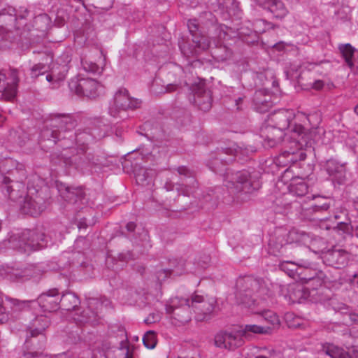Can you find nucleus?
<instances>
[{
  "label": "nucleus",
  "mask_w": 358,
  "mask_h": 358,
  "mask_svg": "<svg viewBox=\"0 0 358 358\" xmlns=\"http://www.w3.org/2000/svg\"><path fill=\"white\" fill-rule=\"evenodd\" d=\"M234 296L237 304L250 309L255 314L262 315L269 324L267 327H271V330L279 327L280 320L275 313L269 310H257L271 297L269 289L262 281L251 277L239 278L236 282Z\"/></svg>",
  "instance_id": "nucleus-1"
},
{
  "label": "nucleus",
  "mask_w": 358,
  "mask_h": 358,
  "mask_svg": "<svg viewBox=\"0 0 358 358\" xmlns=\"http://www.w3.org/2000/svg\"><path fill=\"white\" fill-rule=\"evenodd\" d=\"M265 135L264 143L269 148L277 145L282 142L283 137H286L284 141L283 150L275 159L278 166L289 167L292 164L305 159L306 148H303L299 139L290 138L287 133L269 123L265 129Z\"/></svg>",
  "instance_id": "nucleus-2"
},
{
  "label": "nucleus",
  "mask_w": 358,
  "mask_h": 358,
  "mask_svg": "<svg viewBox=\"0 0 358 358\" xmlns=\"http://www.w3.org/2000/svg\"><path fill=\"white\" fill-rule=\"evenodd\" d=\"M215 303V299L213 298L203 297L198 294L193 295L190 300L176 297L171 299L169 305L166 306V311L167 314H173L176 320L185 323L190 320L189 316L185 317L180 315L178 313H174L178 306L185 304L189 308H192L196 315L195 317L196 320L203 321L210 317L214 310Z\"/></svg>",
  "instance_id": "nucleus-3"
},
{
  "label": "nucleus",
  "mask_w": 358,
  "mask_h": 358,
  "mask_svg": "<svg viewBox=\"0 0 358 358\" xmlns=\"http://www.w3.org/2000/svg\"><path fill=\"white\" fill-rule=\"evenodd\" d=\"M294 113L292 110H281L269 115L268 122L273 126L285 131L289 135L290 138L299 139L306 144L311 140H315L317 133V129L306 131L301 124L292 123Z\"/></svg>",
  "instance_id": "nucleus-4"
},
{
  "label": "nucleus",
  "mask_w": 358,
  "mask_h": 358,
  "mask_svg": "<svg viewBox=\"0 0 358 358\" xmlns=\"http://www.w3.org/2000/svg\"><path fill=\"white\" fill-rule=\"evenodd\" d=\"M43 234L36 230H24L8 239L10 247L22 252L30 253L42 247Z\"/></svg>",
  "instance_id": "nucleus-5"
},
{
  "label": "nucleus",
  "mask_w": 358,
  "mask_h": 358,
  "mask_svg": "<svg viewBox=\"0 0 358 358\" xmlns=\"http://www.w3.org/2000/svg\"><path fill=\"white\" fill-rule=\"evenodd\" d=\"M277 187L285 193L287 189L291 194L298 196H304L308 192V185L305 180L300 177H292L290 171L287 169L281 179L276 183Z\"/></svg>",
  "instance_id": "nucleus-6"
},
{
  "label": "nucleus",
  "mask_w": 358,
  "mask_h": 358,
  "mask_svg": "<svg viewBox=\"0 0 358 358\" xmlns=\"http://www.w3.org/2000/svg\"><path fill=\"white\" fill-rule=\"evenodd\" d=\"M140 105L139 100L133 99L127 90L122 89L118 90L114 96L113 102L110 107V113L113 116H116L120 111L135 109Z\"/></svg>",
  "instance_id": "nucleus-7"
},
{
  "label": "nucleus",
  "mask_w": 358,
  "mask_h": 358,
  "mask_svg": "<svg viewBox=\"0 0 358 358\" xmlns=\"http://www.w3.org/2000/svg\"><path fill=\"white\" fill-rule=\"evenodd\" d=\"M70 88L78 95H84L90 98H94L99 95L101 85L92 78H82L72 80L69 84Z\"/></svg>",
  "instance_id": "nucleus-8"
},
{
  "label": "nucleus",
  "mask_w": 358,
  "mask_h": 358,
  "mask_svg": "<svg viewBox=\"0 0 358 358\" xmlns=\"http://www.w3.org/2000/svg\"><path fill=\"white\" fill-rule=\"evenodd\" d=\"M225 186L231 190L232 193L240 192H249L250 185L248 182V173L243 172H228L224 178Z\"/></svg>",
  "instance_id": "nucleus-9"
},
{
  "label": "nucleus",
  "mask_w": 358,
  "mask_h": 358,
  "mask_svg": "<svg viewBox=\"0 0 358 358\" xmlns=\"http://www.w3.org/2000/svg\"><path fill=\"white\" fill-rule=\"evenodd\" d=\"M57 187L60 196L69 204L77 205L78 208L83 204L85 199V194L83 189L80 187L69 186L62 182H58Z\"/></svg>",
  "instance_id": "nucleus-10"
},
{
  "label": "nucleus",
  "mask_w": 358,
  "mask_h": 358,
  "mask_svg": "<svg viewBox=\"0 0 358 358\" xmlns=\"http://www.w3.org/2000/svg\"><path fill=\"white\" fill-rule=\"evenodd\" d=\"M209 45L208 38L203 35L193 34L192 44L185 41L180 43L181 51L186 57L196 55L200 52L208 49Z\"/></svg>",
  "instance_id": "nucleus-11"
},
{
  "label": "nucleus",
  "mask_w": 358,
  "mask_h": 358,
  "mask_svg": "<svg viewBox=\"0 0 358 358\" xmlns=\"http://www.w3.org/2000/svg\"><path fill=\"white\" fill-rule=\"evenodd\" d=\"M214 343L217 348L227 350H234L241 346L243 341L240 333L220 332L214 338Z\"/></svg>",
  "instance_id": "nucleus-12"
},
{
  "label": "nucleus",
  "mask_w": 358,
  "mask_h": 358,
  "mask_svg": "<svg viewBox=\"0 0 358 358\" xmlns=\"http://www.w3.org/2000/svg\"><path fill=\"white\" fill-rule=\"evenodd\" d=\"M18 73L16 69H11L9 73L10 81L6 82V75L0 72V92H3V96L6 100L13 99L17 92L18 82Z\"/></svg>",
  "instance_id": "nucleus-13"
},
{
  "label": "nucleus",
  "mask_w": 358,
  "mask_h": 358,
  "mask_svg": "<svg viewBox=\"0 0 358 358\" xmlns=\"http://www.w3.org/2000/svg\"><path fill=\"white\" fill-rule=\"evenodd\" d=\"M194 102L201 110L208 111L212 105L210 92L206 90L203 83L193 86Z\"/></svg>",
  "instance_id": "nucleus-14"
},
{
  "label": "nucleus",
  "mask_w": 358,
  "mask_h": 358,
  "mask_svg": "<svg viewBox=\"0 0 358 358\" xmlns=\"http://www.w3.org/2000/svg\"><path fill=\"white\" fill-rule=\"evenodd\" d=\"M0 274L10 281L24 282L36 275V272L32 266L20 268H7L0 271Z\"/></svg>",
  "instance_id": "nucleus-15"
},
{
  "label": "nucleus",
  "mask_w": 358,
  "mask_h": 358,
  "mask_svg": "<svg viewBox=\"0 0 358 358\" xmlns=\"http://www.w3.org/2000/svg\"><path fill=\"white\" fill-rule=\"evenodd\" d=\"M45 208L44 202L42 198L36 195L34 197L28 196L24 199V203L22 206V210L25 214H29L31 216H38Z\"/></svg>",
  "instance_id": "nucleus-16"
},
{
  "label": "nucleus",
  "mask_w": 358,
  "mask_h": 358,
  "mask_svg": "<svg viewBox=\"0 0 358 358\" xmlns=\"http://www.w3.org/2000/svg\"><path fill=\"white\" fill-rule=\"evenodd\" d=\"M38 300V304L44 311H52L57 307L59 301H60L59 292L56 289H50L46 293L40 295Z\"/></svg>",
  "instance_id": "nucleus-17"
},
{
  "label": "nucleus",
  "mask_w": 358,
  "mask_h": 358,
  "mask_svg": "<svg viewBox=\"0 0 358 358\" xmlns=\"http://www.w3.org/2000/svg\"><path fill=\"white\" fill-rule=\"evenodd\" d=\"M288 238L291 242L299 243L308 247L315 252H317L320 250L315 246L313 240L305 232L290 231L288 234Z\"/></svg>",
  "instance_id": "nucleus-18"
},
{
  "label": "nucleus",
  "mask_w": 358,
  "mask_h": 358,
  "mask_svg": "<svg viewBox=\"0 0 358 358\" xmlns=\"http://www.w3.org/2000/svg\"><path fill=\"white\" fill-rule=\"evenodd\" d=\"M50 324L49 320L43 315H38L32 320L29 326V331L31 336L43 334Z\"/></svg>",
  "instance_id": "nucleus-19"
},
{
  "label": "nucleus",
  "mask_w": 358,
  "mask_h": 358,
  "mask_svg": "<svg viewBox=\"0 0 358 358\" xmlns=\"http://www.w3.org/2000/svg\"><path fill=\"white\" fill-rule=\"evenodd\" d=\"M66 72L65 65L53 67L50 73L46 76V80L52 84L53 87H57L64 80Z\"/></svg>",
  "instance_id": "nucleus-20"
},
{
  "label": "nucleus",
  "mask_w": 358,
  "mask_h": 358,
  "mask_svg": "<svg viewBox=\"0 0 358 358\" xmlns=\"http://www.w3.org/2000/svg\"><path fill=\"white\" fill-rule=\"evenodd\" d=\"M27 303V301H20L15 299H7L4 301L3 295L0 294V315L4 313L8 308L14 311H20L26 307Z\"/></svg>",
  "instance_id": "nucleus-21"
},
{
  "label": "nucleus",
  "mask_w": 358,
  "mask_h": 358,
  "mask_svg": "<svg viewBox=\"0 0 358 358\" xmlns=\"http://www.w3.org/2000/svg\"><path fill=\"white\" fill-rule=\"evenodd\" d=\"M310 296V288L301 285H293L289 288V297L293 302H299Z\"/></svg>",
  "instance_id": "nucleus-22"
},
{
  "label": "nucleus",
  "mask_w": 358,
  "mask_h": 358,
  "mask_svg": "<svg viewBox=\"0 0 358 358\" xmlns=\"http://www.w3.org/2000/svg\"><path fill=\"white\" fill-rule=\"evenodd\" d=\"M50 126L53 129L52 131V136L57 138V129H55L62 130L69 129L73 126V123L71 122V118L68 116H56L50 120Z\"/></svg>",
  "instance_id": "nucleus-23"
},
{
  "label": "nucleus",
  "mask_w": 358,
  "mask_h": 358,
  "mask_svg": "<svg viewBox=\"0 0 358 358\" xmlns=\"http://www.w3.org/2000/svg\"><path fill=\"white\" fill-rule=\"evenodd\" d=\"M327 170L339 183L343 182L345 177V166L343 164H339L336 161L330 159L327 162Z\"/></svg>",
  "instance_id": "nucleus-24"
},
{
  "label": "nucleus",
  "mask_w": 358,
  "mask_h": 358,
  "mask_svg": "<svg viewBox=\"0 0 358 358\" xmlns=\"http://www.w3.org/2000/svg\"><path fill=\"white\" fill-rule=\"evenodd\" d=\"M322 352L331 358H353L352 350L345 351L343 348L332 344H327L322 347Z\"/></svg>",
  "instance_id": "nucleus-25"
},
{
  "label": "nucleus",
  "mask_w": 358,
  "mask_h": 358,
  "mask_svg": "<svg viewBox=\"0 0 358 358\" xmlns=\"http://www.w3.org/2000/svg\"><path fill=\"white\" fill-rule=\"evenodd\" d=\"M256 109L259 113H265L271 106L270 96L265 95L264 91H258L255 95Z\"/></svg>",
  "instance_id": "nucleus-26"
},
{
  "label": "nucleus",
  "mask_w": 358,
  "mask_h": 358,
  "mask_svg": "<svg viewBox=\"0 0 358 358\" xmlns=\"http://www.w3.org/2000/svg\"><path fill=\"white\" fill-rule=\"evenodd\" d=\"M265 7L277 18H282L287 13L286 7L280 0H270Z\"/></svg>",
  "instance_id": "nucleus-27"
},
{
  "label": "nucleus",
  "mask_w": 358,
  "mask_h": 358,
  "mask_svg": "<svg viewBox=\"0 0 358 358\" xmlns=\"http://www.w3.org/2000/svg\"><path fill=\"white\" fill-rule=\"evenodd\" d=\"M271 332V327H265L257 324H247L240 332L241 336H249L251 334H268Z\"/></svg>",
  "instance_id": "nucleus-28"
},
{
  "label": "nucleus",
  "mask_w": 358,
  "mask_h": 358,
  "mask_svg": "<svg viewBox=\"0 0 358 358\" xmlns=\"http://www.w3.org/2000/svg\"><path fill=\"white\" fill-rule=\"evenodd\" d=\"M136 182L141 185H145L152 181L154 176V172L151 169L139 168L135 171Z\"/></svg>",
  "instance_id": "nucleus-29"
},
{
  "label": "nucleus",
  "mask_w": 358,
  "mask_h": 358,
  "mask_svg": "<svg viewBox=\"0 0 358 358\" xmlns=\"http://www.w3.org/2000/svg\"><path fill=\"white\" fill-rule=\"evenodd\" d=\"M62 303V307L67 311L74 310L79 303L78 297L72 294L63 296L60 299Z\"/></svg>",
  "instance_id": "nucleus-30"
},
{
  "label": "nucleus",
  "mask_w": 358,
  "mask_h": 358,
  "mask_svg": "<svg viewBox=\"0 0 358 358\" xmlns=\"http://www.w3.org/2000/svg\"><path fill=\"white\" fill-rule=\"evenodd\" d=\"M50 24V19L46 14L40 15L34 18V27L41 31H45Z\"/></svg>",
  "instance_id": "nucleus-31"
},
{
  "label": "nucleus",
  "mask_w": 358,
  "mask_h": 358,
  "mask_svg": "<svg viewBox=\"0 0 358 358\" xmlns=\"http://www.w3.org/2000/svg\"><path fill=\"white\" fill-rule=\"evenodd\" d=\"M218 6L225 10L229 15L235 14L238 8V3L236 0H217Z\"/></svg>",
  "instance_id": "nucleus-32"
},
{
  "label": "nucleus",
  "mask_w": 358,
  "mask_h": 358,
  "mask_svg": "<svg viewBox=\"0 0 358 358\" xmlns=\"http://www.w3.org/2000/svg\"><path fill=\"white\" fill-rule=\"evenodd\" d=\"M214 54L217 59L221 61H225L232 56L231 50L225 44H220V47H218Z\"/></svg>",
  "instance_id": "nucleus-33"
},
{
  "label": "nucleus",
  "mask_w": 358,
  "mask_h": 358,
  "mask_svg": "<svg viewBox=\"0 0 358 358\" xmlns=\"http://www.w3.org/2000/svg\"><path fill=\"white\" fill-rule=\"evenodd\" d=\"M339 49L347 64L352 67L353 66L352 57L354 54V48L350 44H345L341 45Z\"/></svg>",
  "instance_id": "nucleus-34"
},
{
  "label": "nucleus",
  "mask_w": 358,
  "mask_h": 358,
  "mask_svg": "<svg viewBox=\"0 0 358 358\" xmlns=\"http://www.w3.org/2000/svg\"><path fill=\"white\" fill-rule=\"evenodd\" d=\"M144 345L149 349H153L157 344V338L154 331H148L143 336Z\"/></svg>",
  "instance_id": "nucleus-35"
},
{
  "label": "nucleus",
  "mask_w": 358,
  "mask_h": 358,
  "mask_svg": "<svg viewBox=\"0 0 358 358\" xmlns=\"http://www.w3.org/2000/svg\"><path fill=\"white\" fill-rule=\"evenodd\" d=\"M333 259H336V264L338 266H343L347 263L348 255L343 250H335L331 252Z\"/></svg>",
  "instance_id": "nucleus-36"
},
{
  "label": "nucleus",
  "mask_w": 358,
  "mask_h": 358,
  "mask_svg": "<svg viewBox=\"0 0 358 358\" xmlns=\"http://www.w3.org/2000/svg\"><path fill=\"white\" fill-rule=\"evenodd\" d=\"M329 201L327 198L317 196L315 198L314 208L316 210H327L329 206Z\"/></svg>",
  "instance_id": "nucleus-37"
},
{
  "label": "nucleus",
  "mask_w": 358,
  "mask_h": 358,
  "mask_svg": "<svg viewBox=\"0 0 358 358\" xmlns=\"http://www.w3.org/2000/svg\"><path fill=\"white\" fill-rule=\"evenodd\" d=\"M83 66L86 71L89 72L96 73L99 72L100 70L98 65H96L95 63L87 60L83 62Z\"/></svg>",
  "instance_id": "nucleus-38"
},
{
  "label": "nucleus",
  "mask_w": 358,
  "mask_h": 358,
  "mask_svg": "<svg viewBox=\"0 0 358 358\" xmlns=\"http://www.w3.org/2000/svg\"><path fill=\"white\" fill-rule=\"evenodd\" d=\"M91 315H94L93 313H90ZM91 315H90L89 310H85L82 313L81 315L75 318L77 322L85 323L90 321Z\"/></svg>",
  "instance_id": "nucleus-39"
},
{
  "label": "nucleus",
  "mask_w": 358,
  "mask_h": 358,
  "mask_svg": "<svg viewBox=\"0 0 358 358\" xmlns=\"http://www.w3.org/2000/svg\"><path fill=\"white\" fill-rule=\"evenodd\" d=\"M45 69L44 65L41 64H36L31 69V76L34 78H36L39 76L41 71Z\"/></svg>",
  "instance_id": "nucleus-40"
},
{
  "label": "nucleus",
  "mask_w": 358,
  "mask_h": 358,
  "mask_svg": "<svg viewBox=\"0 0 358 358\" xmlns=\"http://www.w3.org/2000/svg\"><path fill=\"white\" fill-rule=\"evenodd\" d=\"M301 278L306 283H308V282H310L314 285H321L320 280L318 279V278H314L313 275H310L308 277H307V276H302Z\"/></svg>",
  "instance_id": "nucleus-41"
},
{
  "label": "nucleus",
  "mask_w": 358,
  "mask_h": 358,
  "mask_svg": "<svg viewBox=\"0 0 358 358\" xmlns=\"http://www.w3.org/2000/svg\"><path fill=\"white\" fill-rule=\"evenodd\" d=\"M171 275L170 271L162 269L157 272V278L159 281H163Z\"/></svg>",
  "instance_id": "nucleus-42"
},
{
  "label": "nucleus",
  "mask_w": 358,
  "mask_h": 358,
  "mask_svg": "<svg viewBox=\"0 0 358 358\" xmlns=\"http://www.w3.org/2000/svg\"><path fill=\"white\" fill-rule=\"evenodd\" d=\"M291 317V315H287L286 316L287 322L288 324V326L292 328H298L301 326V324L299 322L300 319L296 317L294 319V321L293 322H289V318Z\"/></svg>",
  "instance_id": "nucleus-43"
},
{
  "label": "nucleus",
  "mask_w": 358,
  "mask_h": 358,
  "mask_svg": "<svg viewBox=\"0 0 358 358\" xmlns=\"http://www.w3.org/2000/svg\"><path fill=\"white\" fill-rule=\"evenodd\" d=\"M347 215H348L347 210L345 208H341L339 213L338 212L335 213V219L340 220V219L343 218L344 217H347Z\"/></svg>",
  "instance_id": "nucleus-44"
},
{
  "label": "nucleus",
  "mask_w": 358,
  "mask_h": 358,
  "mask_svg": "<svg viewBox=\"0 0 358 358\" xmlns=\"http://www.w3.org/2000/svg\"><path fill=\"white\" fill-rule=\"evenodd\" d=\"M164 91L159 92L160 93H170L176 91L178 89V85L175 84H169L165 87Z\"/></svg>",
  "instance_id": "nucleus-45"
},
{
  "label": "nucleus",
  "mask_w": 358,
  "mask_h": 358,
  "mask_svg": "<svg viewBox=\"0 0 358 358\" xmlns=\"http://www.w3.org/2000/svg\"><path fill=\"white\" fill-rule=\"evenodd\" d=\"M324 86V83L322 80H316L313 84V88L316 90H321Z\"/></svg>",
  "instance_id": "nucleus-46"
},
{
  "label": "nucleus",
  "mask_w": 358,
  "mask_h": 358,
  "mask_svg": "<svg viewBox=\"0 0 358 358\" xmlns=\"http://www.w3.org/2000/svg\"><path fill=\"white\" fill-rule=\"evenodd\" d=\"M188 27L189 31L193 34L197 29V24L195 23V22L189 21L188 23Z\"/></svg>",
  "instance_id": "nucleus-47"
},
{
  "label": "nucleus",
  "mask_w": 358,
  "mask_h": 358,
  "mask_svg": "<svg viewBox=\"0 0 358 358\" xmlns=\"http://www.w3.org/2000/svg\"><path fill=\"white\" fill-rule=\"evenodd\" d=\"M7 192H8L9 197L10 199L15 201L17 199L15 194V191L13 189L11 186L7 187Z\"/></svg>",
  "instance_id": "nucleus-48"
},
{
  "label": "nucleus",
  "mask_w": 358,
  "mask_h": 358,
  "mask_svg": "<svg viewBox=\"0 0 358 358\" xmlns=\"http://www.w3.org/2000/svg\"><path fill=\"white\" fill-rule=\"evenodd\" d=\"M41 353L40 352H24V356L27 358H32V357H36L38 356V355H40Z\"/></svg>",
  "instance_id": "nucleus-49"
},
{
  "label": "nucleus",
  "mask_w": 358,
  "mask_h": 358,
  "mask_svg": "<svg viewBox=\"0 0 358 358\" xmlns=\"http://www.w3.org/2000/svg\"><path fill=\"white\" fill-rule=\"evenodd\" d=\"M281 266H282V269L285 270L287 268L288 269L289 266L294 267L295 265L292 262H285V263L282 264ZM290 270H291V271H294L293 268H292Z\"/></svg>",
  "instance_id": "nucleus-50"
},
{
  "label": "nucleus",
  "mask_w": 358,
  "mask_h": 358,
  "mask_svg": "<svg viewBox=\"0 0 358 358\" xmlns=\"http://www.w3.org/2000/svg\"><path fill=\"white\" fill-rule=\"evenodd\" d=\"M122 348L125 350V358H132L131 355L129 352V347L127 346V343H122Z\"/></svg>",
  "instance_id": "nucleus-51"
},
{
  "label": "nucleus",
  "mask_w": 358,
  "mask_h": 358,
  "mask_svg": "<svg viewBox=\"0 0 358 358\" xmlns=\"http://www.w3.org/2000/svg\"><path fill=\"white\" fill-rule=\"evenodd\" d=\"M350 319L355 324H358V315L352 313L350 315Z\"/></svg>",
  "instance_id": "nucleus-52"
},
{
  "label": "nucleus",
  "mask_w": 358,
  "mask_h": 358,
  "mask_svg": "<svg viewBox=\"0 0 358 358\" xmlns=\"http://www.w3.org/2000/svg\"><path fill=\"white\" fill-rule=\"evenodd\" d=\"M6 37L5 29L2 27H0V42L4 40Z\"/></svg>",
  "instance_id": "nucleus-53"
},
{
  "label": "nucleus",
  "mask_w": 358,
  "mask_h": 358,
  "mask_svg": "<svg viewBox=\"0 0 358 358\" xmlns=\"http://www.w3.org/2000/svg\"><path fill=\"white\" fill-rule=\"evenodd\" d=\"M350 282L353 285H357L358 287V275H354L353 278L350 280Z\"/></svg>",
  "instance_id": "nucleus-54"
},
{
  "label": "nucleus",
  "mask_w": 358,
  "mask_h": 358,
  "mask_svg": "<svg viewBox=\"0 0 358 358\" xmlns=\"http://www.w3.org/2000/svg\"><path fill=\"white\" fill-rule=\"evenodd\" d=\"M136 228V224L133 222H129L127 224V229L129 231H134Z\"/></svg>",
  "instance_id": "nucleus-55"
},
{
  "label": "nucleus",
  "mask_w": 358,
  "mask_h": 358,
  "mask_svg": "<svg viewBox=\"0 0 358 358\" xmlns=\"http://www.w3.org/2000/svg\"><path fill=\"white\" fill-rule=\"evenodd\" d=\"M257 3H258L259 5H262V6H266V5L268 3V2L270 1V0H255Z\"/></svg>",
  "instance_id": "nucleus-56"
},
{
  "label": "nucleus",
  "mask_w": 358,
  "mask_h": 358,
  "mask_svg": "<svg viewBox=\"0 0 358 358\" xmlns=\"http://www.w3.org/2000/svg\"><path fill=\"white\" fill-rule=\"evenodd\" d=\"M339 227L341 230L344 231L348 228V225L345 223H344L343 222H341L339 223Z\"/></svg>",
  "instance_id": "nucleus-57"
},
{
  "label": "nucleus",
  "mask_w": 358,
  "mask_h": 358,
  "mask_svg": "<svg viewBox=\"0 0 358 358\" xmlns=\"http://www.w3.org/2000/svg\"><path fill=\"white\" fill-rule=\"evenodd\" d=\"M351 355H352L353 358H358V351L357 350L352 349Z\"/></svg>",
  "instance_id": "nucleus-58"
},
{
  "label": "nucleus",
  "mask_w": 358,
  "mask_h": 358,
  "mask_svg": "<svg viewBox=\"0 0 358 358\" xmlns=\"http://www.w3.org/2000/svg\"><path fill=\"white\" fill-rule=\"evenodd\" d=\"M6 120V117H3L1 114H0V124L3 122L4 121Z\"/></svg>",
  "instance_id": "nucleus-59"
},
{
  "label": "nucleus",
  "mask_w": 358,
  "mask_h": 358,
  "mask_svg": "<svg viewBox=\"0 0 358 358\" xmlns=\"http://www.w3.org/2000/svg\"><path fill=\"white\" fill-rule=\"evenodd\" d=\"M10 182V179L8 178H4L3 182L8 183Z\"/></svg>",
  "instance_id": "nucleus-60"
},
{
  "label": "nucleus",
  "mask_w": 358,
  "mask_h": 358,
  "mask_svg": "<svg viewBox=\"0 0 358 358\" xmlns=\"http://www.w3.org/2000/svg\"><path fill=\"white\" fill-rule=\"evenodd\" d=\"M160 319V317L157 315L156 318L153 317V320L152 322H155L156 321L159 320Z\"/></svg>",
  "instance_id": "nucleus-61"
},
{
  "label": "nucleus",
  "mask_w": 358,
  "mask_h": 358,
  "mask_svg": "<svg viewBox=\"0 0 358 358\" xmlns=\"http://www.w3.org/2000/svg\"><path fill=\"white\" fill-rule=\"evenodd\" d=\"M298 269H299V268H296V273L299 275H303V273L299 272V271H298Z\"/></svg>",
  "instance_id": "nucleus-62"
},
{
  "label": "nucleus",
  "mask_w": 358,
  "mask_h": 358,
  "mask_svg": "<svg viewBox=\"0 0 358 358\" xmlns=\"http://www.w3.org/2000/svg\"><path fill=\"white\" fill-rule=\"evenodd\" d=\"M355 234L358 237V226L355 229Z\"/></svg>",
  "instance_id": "nucleus-63"
},
{
  "label": "nucleus",
  "mask_w": 358,
  "mask_h": 358,
  "mask_svg": "<svg viewBox=\"0 0 358 358\" xmlns=\"http://www.w3.org/2000/svg\"><path fill=\"white\" fill-rule=\"evenodd\" d=\"M355 112L358 115V105L355 107Z\"/></svg>",
  "instance_id": "nucleus-64"
}]
</instances>
